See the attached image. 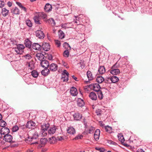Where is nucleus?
<instances>
[{
    "mask_svg": "<svg viewBox=\"0 0 152 152\" xmlns=\"http://www.w3.org/2000/svg\"><path fill=\"white\" fill-rule=\"evenodd\" d=\"M98 93V98L100 99H103V94L101 91H99Z\"/></svg>",
    "mask_w": 152,
    "mask_h": 152,
    "instance_id": "47",
    "label": "nucleus"
},
{
    "mask_svg": "<svg viewBox=\"0 0 152 152\" xmlns=\"http://www.w3.org/2000/svg\"><path fill=\"white\" fill-rule=\"evenodd\" d=\"M94 139L95 140L97 141L98 140L99 138V136H98V135H95V134H94Z\"/></svg>",
    "mask_w": 152,
    "mask_h": 152,
    "instance_id": "61",
    "label": "nucleus"
},
{
    "mask_svg": "<svg viewBox=\"0 0 152 152\" xmlns=\"http://www.w3.org/2000/svg\"><path fill=\"white\" fill-rule=\"evenodd\" d=\"M105 129L106 132L111 133L112 132V128L111 127L108 126H105Z\"/></svg>",
    "mask_w": 152,
    "mask_h": 152,
    "instance_id": "37",
    "label": "nucleus"
},
{
    "mask_svg": "<svg viewBox=\"0 0 152 152\" xmlns=\"http://www.w3.org/2000/svg\"><path fill=\"white\" fill-rule=\"evenodd\" d=\"M107 142L110 144H112L114 145H117V144L116 142L110 140H107Z\"/></svg>",
    "mask_w": 152,
    "mask_h": 152,
    "instance_id": "43",
    "label": "nucleus"
},
{
    "mask_svg": "<svg viewBox=\"0 0 152 152\" xmlns=\"http://www.w3.org/2000/svg\"><path fill=\"white\" fill-rule=\"evenodd\" d=\"M48 141V140L47 138H42L40 139V143L42 147Z\"/></svg>",
    "mask_w": 152,
    "mask_h": 152,
    "instance_id": "32",
    "label": "nucleus"
},
{
    "mask_svg": "<svg viewBox=\"0 0 152 152\" xmlns=\"http://www.w3.org/2000/svg\"><path fill=\"white\" fill-rule=\"evenodd\" d=\"M32 48L36 50H40L41 49V46L37 43H34L32 46Z\"/></svg>",
    "mask_w": 152,
    "mask_h": 152,
    "instance_id": "15",
    "label": "nucleus"
},
{
    "mask_svg": "<svg viewBox=\"0 0 152 152\" xmlns=\"http://www.w3.org/2000/svg\"><path fill=\"white\" fill-rule=\"evenodd\" d=\"M71 95L73 96H76L78 94L77 89L75 87H71L70 91Z\"/></svg>",
    "mask_w": 152,
    "mask_h": 152,
    "instance_id": "11",
    "label": "nucleus"
},
{
    "mask_svg": "<svg viewBox=\"0 0 152 152\" xmlns=\"http://www.w3.org/2000/svg\"><path fill=\"white\" fill-rule=\"evenodd\" d=\"M25 48L23 45L19 44L17 45V48H15V51L18 54H21L24 52Z\"/></svg>",
    "mask_w": 152,
    "mask_h": 152,
    "instance_id": "3",
    "label": "nucleus"
},
{
    "mask_svg": "<svg viewBox=\"0 0 152 152\" xmlns=\"http://www.w3.org/2000/svg\"><path fill=\"white\" fill-rule=\"evenodd\" d=\"M17 146V145L16 144H12L11 143L8 146V147H10L11 148H13L14 147H15Z\"/></svg>",
    "mask_w": 152,
    "mask_h": 152,
    "instance_id": "59",
    "label": "nucleus"
},
{
    "mask_svg": "<svg viewBox=\"0 0 152 152\" xmlns=\"http://www.w3.org/2000/svg\"><path fill=\"white\" fill-rule=\"evenodd\" d=\"M31 75L34 77H37L38 75V72L35 70H34L31 72Z\"/></svg>",
    "mask_w": 152,
    "mask_h": 152,
    "instance_id": "38",
    "label": "nucleus"
},
{
    "mask_svg": "<svg viewBox=\"0 0 152 152\" xmlns=\"http://www.w3.org/2000/svg\"><path fill=\"white\" fill-rule=\"evenodd\" d=\"M3 137L4 138L3 140L6 142H9L11 143H12L14 142V141H12V136L9 134L5 135H4Z\"/></svg>",
    "mask_w": 152,
    "mask_h": 152,
    "instance_id": "4",
    "label": "nucleus"
},
{
    "mask_svg": "<svg viewBox=\"0 0 152 152\" xmlns=\"http://www.w3.org/2000/svg\"><path fill=\"white\" fill-rule=\"evenodd\" d=\"M77 104L78 106L82 107L84 106L85 105V102L84 100L80 98H78L77 101Z\"/></svg>",
    "mask_w": 152,
    "mask_h": 152,
    "instance_id": "14",
    "label": "nucleus"
},
{
    "mask_svg": "<svg viewBox=\"0 0 152 152\" xmlns=\"http://www.w3.org/2000/svg\"><path fill=\"white\" fill-rule=\"evenodd\" d=\"M89 86L91 88H93V90L96 92H99L101 88L100 85L98 83H94L89 85Z\"/></svg>",
    "mask_w": 152,
    "mask_h": 152,
    "instance_id": "5",
    "label": "nucleus"
},
{
    "mask_svg": "<svg viewBox=\"0 0 152 152\" xmlns=\"http://www.w3.org/2000/svg\"><path fill=\"white\" fill-rule=\"evenodd\" d=\"M25 57L26 59H29L31 58V56L29 54H27L24 56Z\"/></svg>",
    "mask_w": 152,
    "mask_h": 152,
    "instance_id": "55",
    "label": "nucleus"
},
{
    "mask_svg": "<svg viewBox=\"0 0 152 152\" xmlns=\"http://www.w3.org/2000/svg\"><path fill=\"white\" fill-rule=\"evenodd\" d=\"M19 129V127L18 126L16 125L14 126L12 129V131L13 132L17 131Z\"/></svg>",
    "mask_w": 152,
    "mask_h": 152,
    "instance_id": "45",
    "label": "nucleus"
},
{
    "mask_svg": "<svg viewBox=\"0 0 152 152\" xmlns=\"http://www.w3.org/2000/svg\"><path fill=\"white\" fill-rule=\"evenodd\" d=\"M4 5V2L0 0V7H3Z\"/></svg>",
    "mask_w": 152,
    "mask_h": 152,
    "instance_id": "58",
    "label": "nucleus"
},
{
    "mask_svg": "<svg viewBox=\"0 0 152 152\" xmlns=\"http://www.w3.org/2000/svg\"><path fill=\"white\" fill-rule=\"evenodd\" d=\"M36 57L38 60L41 61L44 59V56L41 53H37L36 54Z\"/></svg>",
    "mask_w": 152,
    "mask_h": 152,
    "instance_id": "22",
    "label": "nucleus"
},
{
    "mask_svg": "<svg viewBox=\"0 0 152 152\" xmlns=\"http://www.w3.org/2000/svg\"><path fill=\"white\" fill-rule=\"evenodd\" d=\"M35 124V123L34 121H29L26 124V127L28 129H34Z\"/></svg>",
    "mask_w": 152,
    "mask_h": 152,
    "instance_id": "6",
    "label": "nucleus"
},
{
    "mask_svg": "<svg viewBox=\"0 0 152 152\" xmlns=\"http://www.w3.org/2000/svg\"><path fill=\"white\" fill-rule=\"evenodd\" d=\"M100 134V130L99 129H97L96 130L94 134L99 136Z\"/></svg>",
    "mask_w": 152,
    "mask_h": 152,
    "instance_id": "53",
    "label": "nucleus"
},
{
    "mask_svg": "<svg viewBox=\"0 0 152 152\" xmlns=\"http://www.w3.org/2000/svg\"><path fill=\"white\" fill-rule=\"evenodd\" d=\"M56 128L55 126H54L53 127H50L48 130V133L50 135L54 134L56 131Z\"/></svg>",
    "mask_w": 152,
    "mask_h": 152,
    "instance_id": "23",
    "label": "nucleus"
},
{
    "mask_svg": "<svg viewBox=\"0 0 152 152\" xmlns=\"http://www.w3.org/2000/svg\"><path fill=\"white\" fill-rule=\"evenodd\" d=\"M65 74H66L67 76H69V73L66 70H64L63 71V75H64Z\"/></svg>",
    "mask_w": 152,
    "mask_h": 152,
    "instance_id": "57",
    "label": "nucleus"
},
{
    "mask_svg": "<svg viewBox=\"0 0 152 152\" xmlns=\"http://www.w3.org/2000/svg\"><path fill=\"white\" fill-rule=\"evenodd\" d=\"M68 77L69 76H64L62 77L61 79L63 80V82H66L68 80Z\"/></svg>",
    "mask_w": 152,
    "mask_h": 152,
    "instance_id": "46",
    "label": "nucleus"
},
{
    "mask_svg": "<svg viewBox=\"0 0 152 152\" xmlns=\"http://www.w3.org/2000/svg\"><path fill=\"white\" fill-rule=\"evenodd\" d=\"M98 71L101 74H104L105 72V69L104 66H101L99 67Z\"/></svg>",
    "mask_w": 152,
    "mask_h": 152,
    "instance_id": "28",
    "label": "nucleus"
},
{
    "mask_svg": "<svg viewBox=\"0 0 152 152\" xmlns=\"http://www.w3.org/2000/svg\"><path fill=\"white\" fill-rule=\"evenodd\" d=\"M74 120L76 121L80 120L82 118V115L78 112L75 113L73 115Z\"/></svg>",
    "mask_w": 152,
    "mask_h": 152,
    "instance_id": "16",
    "label": "nucleus"
},
{
    "mask_svg": "<svg viewBox=\"0 0 152 152\" xmlns=\"http://www.w3.org/2000/svg\"><path fill=\"white\" fill-rule=\"evenodd\" d=\"M9 10H7L5 8L2 9L1 13L3 16L5 17L9 13Z\"/></svg>",
    "mask_w": 152,
    "mask_h": 152,
    "instance_id": "30",
    "label": "nucleus"
},
{
    "mask_svg": "<svg viewBox=\"0 0 152 152\" xmlns=\"http://www.w3.org/2000/svg\"><path fill=\"white\" fill-rule=\"evenodd\" d=\"M87 75L89 80H91L94 79V77L91 71H88L87 72Z\"/></svg>",
    "mask_w": 152,
    "mask_h": 152,
    "instance_id": "31",
    "label": "nucleus"
},
{
    "mask_svg": "<svg viewBox=\"0 0 152 152\" xmlns=\"http://www.w3.org/2000/svg\"><path fill=\"white\" fill-rule=\"evenodd\" d=\"M50 126V124L48 123H44L41 125V132L42 135L44 136H46L47 133L46 132L47 131V129Z\"/></svg>",
    "mask_w": 152,
    "mask_h": 152,
    "instance_id": "2",
    "label": "nucleus"
},
{
    "mask_svg": "<svg viewBox=\"0 0 152 152\" xmlns=\"http://www.w3.org/2000/svg\"><path fill=\"white\" fill-rule=\"evenodd\" d=\"M48 59L50 60H51L53 59V56L51 54L48 55Z\"/></svg>",
    "mask_w": 152,
    "mask_h": 152,
    "instance_id": "62",
    "label": "nucleus"
},
{
    "mask_svg": "<svg viewBox=\"0 0 152 152\" xmlns=\"http://www.w3.org/2000/svg\"><path fill=\"white\" fill-rule=\"evenodd\" d=\"M67 131L68 133L71 134H73L75 133V131L74 128L72 127L68 128L67 129Z\"/></svg>",
    "mask_w": 152,
    "mask_h": 152,
    "instance_id": "24",
    "label": "nucleus"
},
{
    "mask_svg": "<svg viewBox=\"0 0 152 152\" xmlns=\"http://www.w3.org/2000/svg\"><path fill=\"white\" fill-rule=\"evenodd\" d=\"M26 25L28 27H31L32 26V23L29 20H26Z\"/></svg>",
    "mask_w": 152,
    "mask_h": 152,
    "instance_id": "40",
    "label": "nucleus"
},
{
    "mask_svg": "<svg viewBox=\"0 0 152 152\" xmlns=\"http://www.w3.org/2000/svg\"><path fill=\"white\" fill-rule=\"evenodd\" d=\"M11 11L13 14L18 15L20 14L19 10L16 7L13 8L11 10Z\"/></svg>",
    "mask_w": 152,
    "mask_h": 152,
    "instance_id": "25",
    "label": "nucleus"
},
{
    "mask_svg": "<svg viewBox=\"0 0 152 152\" xmlns=\"http://www.w3.org/2000/svg\"><path fill=\"white\" fill-rule=\"evenodd\" d=\"M52 9V6L49 4H46L45 6L44 10L46 12H49Z\"/></svg>",
    "mask_w": 152,
    "mask_h": 152,
    "instance_id": "20",
    "label": "nucleus"
},
{
    "mask_svg": "<svg viewBox=\"0 0 152 152\" xmlns=\"http://www.w3.org/2000/svg\"><path fill=\"white\" fill-rule=\"evenodd\" d=\"M64 47L66 48L67 50H70L71 49V48L69 44L66 42L64 43Z\"/></svg>",
    "mask_w": 152,
    "mask_h": 152,
    "instance_id": "39",
    "label": "nucleus"
},
{
    "mask_svg": "<svg viewBox=\"0 0 152 152\" xmlns=\"http://www.w3.org/2000/svg\"><path fill=\"white\" fill-rule=\"evenodd\" d=\"M26 65L28 68V69L31 70L34 69V65L32 61L27 62Z\"/></svg>",
    "mask_w": 152,
    "mask_h": 152,
    "instance_id": "21",
    "label": "nucleus"
},
{
    "mask_svg": "<svg viewBox=\"0 0 152 152\" xmlns=\"http://www.w3.org/2000/svg\"><path fill=\"white\" fill-rule=\"evenodd\" d=\"M56 139L55 137H52L49 138V142L50 143L54 144L56 142Z\"/></svg>",
    "mask_w": 152,
    "mask_h": 152,
    "instance_id": "34",
    "label": "nucleus"
},
{
    "mask_svg": "<svg viewBox=\"0 0 152 152\" xmlns=\"http://www.w3.org/2000/svg\"><path fill=\"white\" fill-rule=\"evenodd\" d=\"M75 17L76 18V21H75V23H76L77 25H79L81 24L80 22L79 21V20H78L77 19V16H75Z\"/></svg>",
    "mask_w": 152,
    "mask_h": 152,
    "instance_id": "54",
    "label": "nucleus"
},
{
    "mask_svg": "<svg viewBox=\"0 0 152 152\" xmlns=\"http://www.w3.org/2000/svg\"><path fill=\"white\" fill-rule=\"evenodd\" d=\"M40 64L41 66L45 68H48L49 66L48 61L45 60H42Z\"/></svg>",
    "mask_w": 152,
    "mask_h": 152,
    "instance_id": "8",
    "label": "nucleus"
},
{
    "mask_svg": "<svg viewBox=\"0 0 152 152\" xmlns=\"http://www.w3.org/2000/svg\"><path fill=\"white\" fill-rule=\"evenodd\" d=\"M58 34L59 39H62L65 37V34L61 30H59L58 31Z\"/></svg>",
    "mask_w": 152,
    "mask_h": 152,
    "instance_id": "33",
    "label": "nucleus"
},
{
    "mask_svg": "<svg viewBox=\"0 0 152 152\" xmlns=\"http://www.w3.org/2000/svg\"><path fill=\"white\" fill-rule=\"evenodd\" d=\"M50 71L49 69L48 68H45L41 72L42 75L45 76H47L50 73Z\"/></svg>",
    "mask_w": 152,
    "mask_h": 152,
    "instance_id": "26",
    "label": "nucleus"
},
{
    "mask_svg": "<svg viewBox=\"0 0 152 152\" xmlns=\"http://www.w3.org/2000/svg\"><path fill=\"white\" fill-rule=\"evenodd\" d=\"M84 125H85V128H87L88 127L87 125V122L86 121V120L85 118L83 119V122Z\"/></svg>",
    "mask_w": 152,
    "mask_h": 152,
    "instance_id": "48",
    "label": "nucleus"
},
{
    "mask_svg": "<svg viewBox=\"0 0 152 152\" xmlns=\"http://www.w3.org/2000/svg\"><path fill=\"white\" fill-rule=\"evenodd\" d=\"M110 79L111 77H106L105 79H104V81L106 83H111Z\"/></svg>",
    "mask_w": 152,
    "mask_h": 152,
    "instance_id": "41",
    "label": "nucleus"
},
{
    "mask_svg": "<svg viewBox=\"0 0 152 152\" xmlns=\"http://www.w3.org/2000/svg\"><path fill=\"white\" fill-rule=\"evenodd\" d=\"M1 126H2L3 127H5V126H6V125L7 124L3 120H2L1 121Z\"/></svg>",
    "mask_w": 152,
    "mask_h": 152,
    "instance_id": "50",
    "label": "nucleus"
},
{
    "mask_svg": "<svg viewBox=\"0 0 152 152\" xmlns=\"http://www.w3.org/2000/svg\"><path fill=\"white\" fill-rule=\"evenodd\" d=\"M122 63L121 61H118L111 68L112 70L117 69L118 67H121L122 64L121 65V64Z\"/></svg>",
    "mask_w": 152,
    "mask_h": 152,
    "instance_id": "17",
    "label": "nucleus"
},
{
    "mask_svg": "<svg viewBox=\"0 0 152 152\" xmlns=\"http://www.w3.org/2000/svg\"><path fill=\"white\" fill-rule=\"evenodd\" d=\"M118 138L119 140L121 141L122 143H123L125 141V140L123 136H121L120 138H119V137Z\"/></svg>",
    "mask_w": 152,
    "mask_h": 152,
    "instance_id": "56",
    "label": "nucleus"
},
{
    "mask_svg": "<svg viewBox=\"0 0 152 152\" xmlns=\"http://www.w3.org/2000/svg\"><path fill=\"white\" fill-rule=\"evenodd\" d=\"M16 4H17L18 5L20 8H21L23 6L22 4L19 2H16Z\"/></svg>",
    "mask_w": 152,
    "mask_h": 152,
    "instance_id": "63",
    "label": "nucleus"
},
{
    "mask_svg": "<svg viewBox=\"0 0 152 152\" xmlns=\"http://www.w3.org/2000/svg\"><path fill=\"white\" fill-rule=\"evenodd\" d=\"M122 144L124 146H126V147H129L130 146V145H129L128 144L125 143V142H123V143H122Z\"/></svg>",
    "mask_w": 152,
    "mask_h": 152,
    "instance_id": "64",
    "label": "nucleus"
},
{
    "mask_svg": "<svg viewBox=\"0 0 152 152\" xmlns=\"http://www.w3.org/2000/svg\"><path fill=\"white\" fill-rule=\"evenodd\" d=\"M94 130V128L92 126H91L89 127H88L87 128L85 129V131H86L87 134L92 133Z\"/></svg>",
    "mask_w": 152,
    "mask_h": 152,
    "instance_id": "19",
    "label": "nucleus"
},
{
    "mask_svg": "<svg viewBox=\"0 0 152 152\" xmlns=\"http://www.w3.org/2000/svg\"><path fill=\"white\" fill-rule=\"evenodd\" d=\"M34 20L35 23L37 24H40L42 22L40 20H43L45 22H47L48 20L47 16L44 12H39L37 14L35 15L34 17Z\"/></svg>",
    "mask_w": 152,
    "mask_h": 152,
    "instance_id": "1",
    "label": "nucleus"
},
{
    "mask_svg": "<svg viewBox=\"0 0 152 152\" xmlns=\"http://www.w3.org/2000/svg\"><path fill=\"white\" fill-rule=\"evenodd\" d=\"M46 22H48L49 24H50L52 26H54L56 25V23L55 20L53 18H50L48 19V20Z\"/></svg>",
    "mask_w": 152,
    "mask_h": 152,
    "instance_id": "27",
    "label": "nucleus"
},
{
    "mask_svg": "<svg viewBox=\"0 0 152 152\" xmlns=\"http://www.w3.org/2000/svg\"><path fill=\"white\" fill-rule=\"evenodd\" d=\"M36 36L39 39H43L45 35L43 31L41 30H37L36 32Z\"/></svg>",
    "mask_w": 152,
    "mask_h": 152,
    "instance_id": "10",
    "label": "nucleus"
},
{
    "mask_svg": "<svg viewBox=\"0 0 152 152\" xmlns=\"http://www.w3.org/2000/svg\"><path fill=\"white\" fill-rule=\"evenodd\" d=\"M50 46L49 43L47 42L43 43L42 46L41 48L46 51H48L50 49Z\"/></svg>",
    "mask_w": 152,
    "mask_h": 152,
    "instance_id": "9",
    "label": "nucleus"
},
{
    "mask_svg": "<svg viewBox=\"0 0 152 152\" xmlns=\"http://www.w3.org/2000/svg\"><path fill=\"white\" fill-rule=\"evenodd\" d=\"M89 98L93 100H96L97 99V96L94 92H91L89 95Z\"/></svg>",
    "mask_w": 152,
    "mask_h": 152,
    "instance_id": "18",
    "label": "nucleus"
},
{
    "mask_svg": "<svg viewBox=\"0 0 152 152\" xmlns=\"http://www.w3.org/2000/svg\"><path fill=\"white\" fill-rule=\"evenodd\" d=\"M3 135H5L9 134L10 131L9 128L6 127H3L0 130Z\"/></svg>",
    "mask_w": 152,
    "mask_h": 152,
    "instance_id": "7",
    "label": "nucleus"
},
{
    "mask_svg": "<svg viewBox=\"0 0 152 152\" xmlns=\"http://www.w3.org/2000/svg\"><path fill=\"white\" fill-rule=\"evenodd\" d=\"M28 139H26V140H29V141H32V140H33L34 139H36V138H34V137H28Z\"/></svg>",
    "mask_w": 152,
    "mask_h": 152,
    "instance_id": "60",
    "label": "nucleus"
},
{
    "mask_svg": "<svg viewBox=\"0 0 152 152\" xmlns=\"http://www.w3.org/2000/svg\"><path fill=\"white\" fill-rule=\"evenodd\" d=\"M32 43V42L28 38H26L25 40L24 44L26 47L30 48Z\"/></svg>",
    "mask_w": 152,
    "mask_h": 152,
    "instance_id": "12",
    "label": "nucleus"
},
{
    "mask_svg": "<svg viewBox=\"0 0 152 152\" xmlns=\"http://www.w3.org/2000/svg\"><path fill=\"white\" fill-rule=\"evenodd\" d=\"M96 113L98 115H101V110L98 109L96 110Z\"/></svg>",
    "mask_w": 152,
    "mask_h": 152,
    "instance_id": "52",
    "label": "nucleus"
},
{
    "mask_svg": "<svg viewBox=\"0 0 152 152\" xmlns=\"http://www.w3.org/2000/svg\"><path fill=\"white\" fill-rule=\"evenodd\" d=\"M120 72V70L118 69H112L110 71V73L113 75H117L119 74Z\"/></svg>",
    "mask_w": 152,
    "mask_h": 152,
    "instance_id": "35",
    "label": "nucleus"
},
{
    "mask_svg": "<svg viewBox=\"0 0 152 152\" xmlns=\"http://www.w3.org/2000/svg\"><path fill=\"white\" fill-rule=\"evenodd\" d=\"M83 137V135L82 134L78 135L75 137L74 138V139L75 140H77L79 139H82Z\"/></svg>",
    "mask_w": 152,
    "mask_h": 152,
    "instance_id": "44",
    "label": "nucleus"
},
{
    "mask_svg": "<svg viewBox=\"0 0 152 152\" xmlns=\"http://www.w3.org/2000/svg\"><path fill=\"white\" fill-rule=\"evenodd\" d=\"M55 44L58 47H59L61 45L60 42L58 40H55Z\"/></svg>",
    "mask_w": 152,
    "mask_h": 152,
    "instance_id": "51",
    "label": "nucleus"
},
{
    "mask_svg": "<svg viewBox=\"0 0 152 152\" xmlns=\"http://www.w3.org/2000/svg\"><path fill=\"white\" fill-rule=\"evenodd\" d=\"M68 50H66L64 51L63 56L65 57H67L69 56V53Z\"/></svg>",
    "mask_w": 152,
    "mask_h": 152,
    "instance_id": "42",
    "label": "nucleus"
},
{
    "mask_svg": "<svg viewBox=\"0 0 152 152\" xmlns=\"http://www.w3.org/2000/svg\"><path fill=\"white\" fill-rule=\"evenodd\" d=\"M58 66L56 64L52 63L49 66V70L51 71L55 72L57 70Z\"/></svg>",
    "mask_w": 152,
    "mask_h": 152,
    "instance_id": "13",
    "label": "nucleus"
},
{
    "mask_svg": "<svg viewBox=\"0 0 152 152\" xmlns=\"http://www.w3.org/2000/svg\"><path fill=\"white\" fill-rule=\"evenodd\" d=\"M70 24H71L70 23H65L64 24L61 25V26L62 28H68L69 27V26H68L67 25Z\"/></svg>",
    "mask_w": 152,
    "mask_h": 152,
    "instance_id": "49",
    "label": "nucleus"
},
{
    "mask_svg": "<svg viewBox=\"0 0 152 152\" xmlns=\"http://www.w3.org/2000/svg\"><path fill=\"white\" fill-rule=\"evenodd\" d=\"M110 81L111 83H115L119 81V79L116 76H113L111 77Z\"/></svg>",
    "mask_w": 152,
    "mask_h": 152,
    "instance_id": "29",
    "label": "nucleus"
},
{
    "mask_svg": "<svg viewBox=\"0 0 152 152\" xmlns=\"http://www.w3.org/2000/svg\"><path fill=\"white\" fill-rule=\"evenodd\" d=\"M104 80V79L101 76L97 77L96 79V81L99 83H102Z\"/></svg>",
    "mask_w": 152,
    "mask_h": 152,
    "instance_id": "36",
    "label": "nucleus"
}]
</instances>
